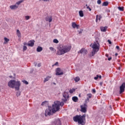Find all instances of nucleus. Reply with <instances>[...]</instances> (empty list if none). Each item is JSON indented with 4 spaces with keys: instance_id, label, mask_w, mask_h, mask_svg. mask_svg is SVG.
Returning <instances> with one entry per match:
<instances>
[{
    "instance_id": "f257e3e1",
    "label": "nucleus",
    "mask_w": 125,
    "mask_h": 125,
    "mask_svg": "<svg viewBox=\"0 0 125 125\" xmlns=\"http://www.w3.org/2000/svg\"><path fill=\"white\" fill-rule=\"evenodd\" d=\"M94 43H91L90 45L91 47L93 49L92 51V56H94L95 53L99 51V49L100 48V44L99 43V39L97 38L95 40Z\"/></svg>"
},
{
    "instance_id": "f03ea898",
    "label": "nucleus",
    "mask_w": 125,
    "mask_h": 125,
    "mask_svg": "<svg viewBox=\"0 0 125 125\" xmlns=\"http://www.w3.org/2000/svg\"><path fill=\"white\" fill-rule=\"evenodd\" d=\"M73 121L75 123H78V125H85V114L83 115H76L73 117Z\"/></svg>"
},
{
    "instance_id": "7ed1b4c3",
    "label": "nucleus",
    "mask_w": 125,
    "mask_h": 125,
    "mask_svg": "<svg viewBox=\"0 0 125 125\" xmlns=\"http://www.w3.org/2000/svg\"><path fill=\"white\" fill-rule=\"evenodd\" d=\"M8 85L11 88H15L16 90H19L20 86H21V83L20 81L11 80L8 82Z\"/></svg>"
},
{
    "instance_id": "20e7f679",
    "label": "nucleus",
    "mask_w": 125,
    "mask_h": 125,
    "mask_svg": "<svg viewBox=\"0 0 125 125\" xmlns=\"http://www.w3.org/2000/svg\"><path fill=\"white\" fill-rule=\"evenodd\" d=\"M54 104L52 105V110L53 113H56L57 111H59V109H60V106H59V104H60V102L57 101L54 102Z\"/></svg>"
},
{
    "instance_id": "39448f33",
    "label": "nucleus",
    "mask_w": 125,
    "mask_h": 125,
    "mask_svg": "<svg viewBox=\"0 0 125 125\" xmlns=\"http://www.w3.org/2000/svg\"><path fill=\"white\" fill-rule=\"evenodd\" d=\"M70 98V96L69 95V92H66L65 91L62 93V101L64 103H66L69 100Z\"/></svg>"
},
{
    "instance_id": "423d86ee",
    "label": "nucleus",
    "mask_w": 125,
    "mask_h": 125,
    "mask_svg": "<svg viewBox=\"0 0 125 125\" xmlns=\"http://www.w3.org/2000/svg\"><path fill=\"white\" fill-rule=\"evenodd\" d=\"M52 114H54L52 110V107L51 106H48V108L45 111V117H47V116H51Z\"/></svg>"
},
{
    "instance_id": "0eeeda50",
    "label": "nucleus",
    "mask_w": 125,
    "mask_h": 125,
    "mask_svg": "<svg viewBox=\"0 0 125 125\" xmlns=\"http://www.w3.org/2000/svg\"><path fill=\"white\" fill-rule=\"evenodd\" d=\"M51 125H62V123H61L60 119L58 118L52 122Z\"/></svg>"
},
{
    "instance_id": "6e6552de",
    "label": "nucleus",
    "mask_w": 125,
    "mask_h": 125,
    "mask_svg": "<svg viewBox=\"0 0 125 125\" xmlns=\"http://www.w3.org/2000/svg\"><path fill=\"white\" fill-rule=\"evenodd\" d=\"M64 73H63V70L61 69L60 68L58 67L57 68L56 70V76H61L63 75Z\"/></svg>"
},
{
    "instance_id": "1a4fd4ad",
    "label": "nucleus",
    "mask_w": 125,
    "mask_h": 125,
    "mask_svg": "<svg viewBox=\"0 0 125 125\" xmlns=\"http://www.w3.org/2000/svg\"><path fill=\"white\" fill-rule=\"evenodd\" d=\"M81 112L83 113H86V109L87 108V105L86 104H84L83 105H81Z\"/></svg>"
},
{
    "instance_id": "9d476101",
    "label": "nucleus",
    "mask_w": 125,
    "mask_h": 125,
    "mask_svg": "<svg viewBox=\"0 0 125 125\" xmlns=\"http://www.w3.org/2000/svg\"><path fill=\"white\" fill-rule=\"evenodd\" d=\"M57 55H63V54H65V51H64V49L60 48L57 52Z\"/></svg>"
},
{
    "instance_id": "9b49d317",
    "label": "nucleus",
    "mask_w": 125,
    "mask_h": 125,
    "mask_svg": "<svg viewBox=\"0 0 125 125\" xmlns=\"http://www.w3.org/2000/svg\"><path fill=\"white\" fill-rule=\"evenodd\" d=\"M63 51H64V53H67V52H69L70 50L72 49V46L71 45L64 46L63 48Z\"/></svg>"
},
{
    "instance_id": "f8f14e48",
    "label": "nucleus",
    "mask_w": 125,
    "mask_h": 125,
    "mask_svg": "<svg viewBox=\"0 0 125 125\" xmlns=\"http://www.w3.org/2000/svg\"><path fill=\"white\" fill-rule=\"evenodd\" d=\"M125 83H122V84L120 87V94L123 93L124 91H125Z\"/></svg>"
},
{
    "instance_id": "ddd939ff",
    "label": "nucleus",
    "mask_w": 125,
    "mask_h": 125,
    "mask_svg": "<svg viewBox=\"0 0 125 125\" xmlns=\"http://www.w3.org/2000/svg\"><path fill=\"white\" fill-rule=\"evenodd\" d=\"M86 52H87L86 50H85L84 48H82L81 49V50L78 51V53H81V54H83V55H85V54H86Z\"/></svg>"
},
{
    "instance_id": "4468645a",
    "label": "nucleus",
    "mask_w": 125,
    "mask_h": 125,
    "mask_svg": "<svg viewBox=\"0 0 125 125\" xmlns=\"http://www.w3.org/2000/svg\"><path fill=\"white\" fill-rule=\"evenodd\" d=\"M45 19L47 22H49V23H50V22L52 21V16H47Z\"/></svg>"
},
{
    "instance_id": "2eb2a0df",
    "label": "nucleus",
    "mask_w": 125,
    "mask_h": 125,
    "mask_svg": "<svg viewBox=\"0 0 125 125\" xmlns=\"http://www.w3.org/2000/svg\"><path fill=\"white\" fill-rule=\"evenodd\" d=\"M72 27L73 28V29H76V28L78 29L79 28H80V25L76 24V22H73L72 23Z\"/></svg>"
},
{
    "instance_id": "dca6fc26",
    "label": "nucleus",
    "mask_w": 125,
    "mask_h": 125,
    "mask_svg": "<svg viewBox=\"0 0 125 125\" xmlns=\"http://www.w3.org/2000/svg\"><path fill=\"white\" fill-rule=\"evenodd\" d=\"M35 44V41L34 40L32 41H30L27 45H28V46H31V47H33V46H34Z\"/></svg>"
},
{
    "instance_id": "f3484780",
    "label": "nucleus",
    "mask_w": 125,
    "mask_h": 125,
    "mask_svg": "<svg viewBox=\"0 0 125 125\" xmlns=\"http://www.w3.org/2000/svg\"><path fill=\"white\" fill-rule=\"evenodd\" d=\"M10 8L11 9H17V8H18V5L17 4L12 5L10 6Z\"/></svg>"
},
{
    "instance_id": "a211bd4d",
    "label": "nucleus",
    "mask_w": 125,
    "mask_h": 125,
    "mask_svg": "<svg viewBox=\"0 0 125 125\" xmlns=\"http://www.w3.org/2000/svg\"><path fill=\"white\" fill-rule=\"evenodd\" d=\"M107 28L108 27L107 26H104V27L101 26L100 27L101 32H106V31H107Z\"/></svg>"
},
{
    "instance_id": "6ab92c4d",
    "label": "nucleus",
    "mask_w": 125,
    "mask_h": 125,
    "mask_svg": "<svg viewBox=\"0 0 125 125\" xmlns=\"http://www.w3.org/2000/svg\"><path fill=\"white\" fill-rule=\"evenodd\" d=\"M101 18H102V17H101V15H99V16L97 15L96 18V22H97L98 20L100 21V20H101Z\"/></svg>"
},
{
    "instance_id": "aec40b11",
    "label": "nucleus",
    "mask_w": 125,
    "mask_h": 125,
    "mask_svg": "<svg viewBox=\"0 0 125 125\" xmlns=\"http://www.w3.org/2000/svg\"><path fill=\"white\" fill-rule=\"evenodd\" d=\"M17 36H18V38H21V32H20L19 29L17 30Z\"/></svg>"
},
{
    "instance_id": "412c9836",
    "label": "nucleus",
    "mask_w": 125,
    "mask_h": 125,
    "mask_svg": "<svg viewBox=\"0 0 125 125\" xmlns=\"http://www.w3.org/2000/svg\"><path fill=\"white\" fill-rule=\"evenodd\" d=\"M42 51V47L39 46L37 48V52H41V51Z\"/></svg>"
},
{
    "instance_id": "4be33fe9",
    "label": "nucleus",
    "mask_w": 125,
    "mask_h": 125,
    "mask_svg": "<svg viewBox=\"0 0 125 125\" xmlns=\"http://www.w3.org/2000/svg\"><path fill=\"white\" fill-rule=\"evenodd\" d=\"M49 79H51V77L47 76L46 78L44 79L43 83H46V82H48V81H49Z\"/></svg>"
},
{
    "instance_id": "5701e85b",
    "label": "nucleus",
    "mask_w": 125,
    "mask_h": 125,
    "mask_svg": "<svg viewBox=\"0 0 125 125\" xmlns=\"http://www.w3.org/2000/svg\"><path fill=\"white\" fill-rule=\"evenodd\" d=\"M72 100L74 101V102H78V100H79V98H78L77 97H72Z\"/></svg>"
},
{
    "instance_id": "b1692460",
    "label": "nucleus",
    "mask_w": 125,
    "mask_h": 125,
    "mask_svg": "<svg viewBox=\"0 0 125 125\" xmlns=\"http://www.w3.org/2000/svg\"><path fill=\"white\" fill-rule=\"evenodd\" d=\"M79 14L80 17H83V10L79 11Z\"/></svg>"
},
{
    "instance_id": "393cba45",
    "label": "nucleus",
    "mask_w": 125,
    "mask_h": 125,
    "mask_svg": "<svg viewBox=\"0 0 125 125\" xmlns=\"http://www.w3.org/2000/svg\"><path fill=\"white\" fill-rule=\"evenodd\" d=\"M80 80H81V79L80 78V77H79V76H77L74 78V81L75 83H78V82H80Z\"/></svg>"
},
{
    "instance_id": "a878e982",
    "label": "nucleus",
    "mask_w": 125,
    "mask_h": 125,
    "mask_svg": "<svg viewBox=\"0 0 125 125\" xmlns=\"http://www.w3.org/2000/svg\"><path fill=\"white\" fill-rule=\"evenodd\" d=\"M4 44H5L6 43H7V42H9V39L6 38V37H5L4 38Z\"/></svg>"
},
{
    "instance_id": "bb28decb",
    "label": "nucleus",
    "mask_w": 125,
    "mask_h": 125,
    "mask_svg": "<svg viewBox=\"0 0 125 125\" xmlns=\"http://www.w3.org/2000/svg\"><path fill=\"white\" fill-rule=\"evenodd\" d=\"M108 4H109V2H108V1L104 2L103 3V6H107Z\"/></svg>"
},
{
    "instance_id": "cd10ccee",
    "label": "nucleus",
    "mask_w": 125,
    "mask_h": 125,
    "mask_svg": "<svg viewBox=\"0 0 125 125\" xmlns=\"http://www.w3.org/2000/svg\"><path fill=\"white\" fill-rule=\"evenodd\" d=\"M75 91H76V89L75 88H73L69 90V92L70 93H73L74 92H75Z\"/></svg>"
},
{
    "instance_id": "c85d7f7f",
    "label": "nucleus",
    "mask_w": 125,
    "mask_h": 125,
    "mask_svg": "<svg viewBox=\"0 0 125 125\" xmlns=\"http://www.w3.org/2000/svg\"><path fill=\"white\" fill-rule=\"evenodd\" d=\"M22 1H23V0H20L18 2H17L16 4H17V5H18H18H19V4H20V3H22Z\"/></svg>"
},
{
    "instance_id": "c756f323",
    "label": "nucleus",
    "mask_w": 125,
    "mask_h": 125,
    "mask_svg": "<svg viewBox=\"0 0 125 125\" xmlns=\"http://www.w3.org/2000/svg\"><path fill=\"white\" fill-rule=\"evenodd\" d=\"M118 9L119 10H120V11H124V7H123L119 6V7H118Z\"/></svg>"
},
{
    "instance_id": "7c9ffc66",
    "label": "nucleus",
    "mask_w": 125,
    "mask_h": 125,
    "mask_svg": "<svg viewBox=\"0 0 125 125\" xmlns=\"http://www.w3.org/2000/svg\"><path fill=\"white\" fill-rule=\"evenodd\" d=\"M20 95H21V92H20V91L17 92L16 93V96H17V97H18V96H20Z\"/></svg>"
},
{
    "instance_id": "2f4dec72",
    "label": "nucleus",
    "mask_w": 125,
    "mask_h": 125,
    "mask_svg": "<svg viewBox=\"0 0 125 125\" xmlns=\"http://www.w3.org/2000/svg\"><path fill=\"white\" fill-rule=\"evenodd\" d=\"M59 106H61V107H62V106H64V102H60Z\"/></svg>"
},
{
    "instance_id": "473e14b6",
    "label": "nucleus",
    "mask_w": 125,
    "mask_h": 125,
    "mask_svg": "<svg viewBox=\"0 0 125 125\" xmlns=\"http://www.w3.org/2000/svg\"><path fill=\"white\" fill-rule=\"evenodd\" d=\"M88 98H91L92 97V95L91 93L87 94Z\"/></svg>"
},
{
    "instance_id": "72a5a7b5",
    "label": "nucleus",
    "mask_w": 125,
    "mask_h": 125,
    "mask_svg": "<svg viewBox=\"0 0 125 125\" xmlns=\"http://www.w3.org/2000/svg\"><path fill=\"white\" fill-rule=\"evenodd\" d=\"M53 42H54L55 43H58V42H59V41H58L57 39H54Z\"/></svg>"
},
{
    "instance_id": "f704fd0d",
    "label": "nucleus",
    "mask_w": 125,
    "mask_h": 125,
    "mask_svg": "<svg viewBox=\"0 0 125 125\" xmlns=\"http://www.w3.org/2000/svg\"><path fill=\"white\" fill-rule=\"evenodd\" d=\"M22 83H25V84H29V83H28L26 80H23Z\"/></svg>"
},
{
    "instance_id": "c9c22d12",
    "label": "nucleus",
    "mask_w": 125,
    "mask_h": 125,
    "mask_svg": "<svg viewBox=\"0 0 125 125\" xmlns=\"http://www.w3.org/2000/svg\"><path fill=\"white\" fill-rule=\"evenodd\" d=\"M25 18L26 20H29L30 19V16H25Z\"/></svg>"
},
{
    "instance_id": "e433bc0d",
    "label": "nucleus",
    "mask_w": 125,
    "mask_h": 125,
    "mask_svg": "<svg viewBox=\"0 0 125 125\" xmlns=\"http://www.w3.org/2000/svg\"><path fill=\"white\" fill-rule=\"evenodd\" d=\"M25 50H27V46H23V51H25Z\"/></svg>"
},
{
    "instance_id": "4c0bfd02",
    "label": "nucleus",
    "mask_w": 125,
    "mask_h": 125,
    "mask_svg": "<svg viewBox=\"0 0 125 125\" xmlns=\"http://www.w3.org/2000/svg\"><path fill=\"white\" fill-rule=\"evenodd\" d=\"M50 50H51V51H54V50H55V49H54V48H53V47H50L49 48Z\"/></svg>"
},
{
    "instance_id": "58836bf2",
    "label": "nucleus",
    "mask_w": 125,
    "mask_h": 125,
    "mask_svg": "<svg viewBox=\"0 0 125 125\" xmlns=\"http://www.w3.org/2000/svg\"><path fill=\"white\" fill-rule=\"evenodd\" d=\"M46 102H47V101H44V102H43L42 103L41 105H42V106H43V105H45V103H46Z\"/></svg>"
},
{
    "instance_id": "ea45409f",
    "label": "nucleus",
    "mask_w": 125,
    "mask_h": 125,
    "mask_svg": "<svg viewBox=\"0 0 125 125\" xmlns=\"http://www.w3.org/2000/svg\"><path fill=\"white\" fill-rule=\"evenodd\" d=\"M97 3L98 4H101V0H98Z\"/></svg>"
},
{
    "instance_id": "a19ab883",
    "label": "nucleus",
    "mask_w": 125,
    "mask_h": 125,
    "mask_svg": "<svg viewBox=\"0 0 125 125\" xmlns=\"http://www.w3.org/2000/svg\"><path fill=\"white\" fill-rule=\"evenodd\" d=\"M99 77V75H97L96 76V77H94V80H98Z\"/></svg>"
},
{
    "instance_id": "79ce46f5",
    "label": "nucleus",
    "mask_w": 125,
    "mask_h": 125,
    "mask_svg": "<svg viewBox=\"0 0 125 125\" xmlns=\"http://www.w3.org/2000/svg\"><path fill=\"white\" fill-rule=\"evenodd\" d=\"M107 42H108V43H109V44H112V42H111V41H110L109 40H108L107 41Z\"/></svg>"
},
{
    "instance_id": "37998d69",
    "label": "nucleus",
    "mask_w": 125,
    "mask_h": 125,
    "mask_svg": "<svg viewBox=\"0 0 125 125\" xmlns=\"http://www.w3.org/2000/svg\"><path fill=\"white\" fill-rule=\"evenodd\" d=\"M87 9H89V11H91V8L89 6L87 7Z\"/></svg>"
},
{
    "instance_id": "c03bdc74",
    "label": "nucleus",
    "mask_w": 125,
    "mask_h": 125,
    "mask_svg": "<svg viewBox=\"0 0 125 125\" xmlns=\"http://www.w3.org/2000/svg\"><path fill=\"white\" fill-rule=\"evenodd\" d=\"M92 92L93 93H95V92H96V90H95V89H92Z\"/></svg>"
},
{
    "instance_id": "a18cd8bd",
    "label": "nucleus",
    "mask_w": 125,
    "mask_h": 125,
    "mask_svg": "<svg viewBox=\"0 0 125 125\" xmlns=\"http://www.w3.org/2000/svg\"><path fill=\"white\" fill-rule=\"evenodd\" d=\"M37 66H38V67H41V66H42V64L41 63H38Z\"/></svg>"
},
{
    "instance_id": "49530a36",
    "label": "nucleus",
    "mask_w": 125,
    "mask_h": 125,
    "mask_svg": "<svg viewBox=\"0 0 125 125\" xmlns=\"http://www.w3.org/2000/svg\"><path fill=\"white\" fill-rule=\"evenodd\" d=\"M111 60H112V57H110L108 58V61H111Z\"/></svg>"
},
{
    "instance_id": "de8ad7c7",
    "label": "nucleus",
    "mask_w": 125,
    "mask_h": 125,
    "mask_svg": "<svg viewBox=\"0 0 125 125\" xmlns=\"http://www.w3.org/2000/svg\"><path fill=\"white\" fill-rule=\"evenodd\" d=\"M116 48L117 49H120V46H116Z\"/></svg>"
},
{
    "instance_id": "09e8293b",
    "label": "nucleus",
    "mask_w": 125,
    "mask_h": 125,
    "mask_svg": "<svg viewBox=\"0 0 125 125\" xmlns=\"http://www.w3.org/2000/svg\"><path fill=\"white\" fill-rule=\"evenodd\" d=\"M90 98H87V99H86V101H89V99H90Z\"/></svg>"
},
{
    "instance_id": "8fccbe9b",
    "label": "nucleus",
    "mask_w": 125,
    "mask_h": 125,
    "mask_svg": "<svg viewBox=\"0 0 125 125\" xmlns=\"http://www.w3.org/2000/svg\"><path fill=\"white\" fill-rule=\"evenodd\" d=\"M34 64L35 65V67H37V62H35L34 63Z\"/></svg>"
},
{
    "instance_id": "3c124183",
    "label": "nucleus",
    "mask_w": 125,
    "mask_h": 125,
    "mask_svg": "<svg viewBox=\"0 0 125 125\" xmlns=\"http://www.w3.org/2000/svg\"><path fill=\"white\" fill-rule=\"evenodd\" d=\"M54 65H55V66H56L57 65H58V62H56L54 64Z\"/></svg>"
},
{
    "instance_id": "603ef678",
    "label": "nucleus",
    "mask_w": 125,
    "mask_h": 125,
    "mask_svg": "<svg viewBox=\"0 0 125 125\" xmlns=\"http://www.w3.org/2000/svg\"><path fill=\"white\" fill-rule=\"evenodd\" d=\"M99 78L100 79H102V76L101 75H100V76H99Z\"/></svg>"
},
{
    "instance_id": "864d4df0",
    "label": "nucleus",
    "mask_w": 125,
    "mask_h": 125,
    "mask_svg": "<svg viewBox=\"0 0 125 125\" xmlns=\"http://www.w3.org/2000/svg\"><path fill=\"white\" fill-rule=\"evenodd\" d=\"M100 85H102V84H103V83L100 82Z\"/></svg>"
},
{
    "instance_id": "5fc2aeb1",
    "label": "nucleus",
    "mask_w": 125,
    "mask_h": 125,
    "mask_svg": "<svg viewBox=\"0 0 125 125\" xmlns=\"http://www.w3.org/2000/svg\"><path fill=\"white\" fill-rule=\"evenodd\" d=\"M9 78H12V76H10Z\"/></svg>"
},
{
    "instance_id": "6e6d98bb",
    "label": "nucleus",
    "mask_w": 125,
    "mask_h": 125,
    "mask_svg": "<svg viewBox=\"0 0 125 125\" xmlns=\"http://www.w3.org/2000/svg\"><path fill=\"white\" fill-rule=\"evenodd\" d=\"M119 70H121V67L118 68Z\"/></svg>"
},
{
    "instance_id": "4d7b16f0",
    "label": "nucleus",
    "mask_w": 125,
    "mask_h": 125,
    "mask_svg": "<svg viewBox=\"0 0 125 125\" xmlns=\"http://www.w3.org/2000/svg\"><path fill=\"white\" fill-rule=\"evenodd\" d=\"M115 55H116V56L118 55V53H116V54H115Z\"/></svg>"
},
{
    "instance_id": "13d9d810",
    "label": "nucleus",
    "mask_w": 125,
    "mask_h": 125,
    "mask_svg": "<svg viewBox=\"0 0 125 125\" xmlns=\"http://www.w3.org/2000/svg\"><path fill=\"white\" fill-rule=\"evenodd\" d=\"M106 57H108V55H106Z\"/></svg>"
},
{
    "instance_id": "bf43d9fd",
    "label": "nucleus",
    "mask_w": 125,
    "mask_h": 125,
    "mask_svg": "<svg viewBox=\"0 0 125 125\" xmlns=\"http://www.w3.org/2000/svg\"><path fill=\"white\" fill-rule=\"evenodd\" d=\"M86 6L87 7V6H87V4H86Z\"/></svg>"
},
{
    "instance_id": "052dcab7",
    "label": "nucleus",
    "mask_w": 125,
    "mask_h": 125,
    "mask_svg": "<svg viewBox=\"0 0 125 125\" xmlns=\"http://www.w3.org/2000/svg\"><path fill=\"white\" fill-rule=\"evenodd\" d=\"M54 84H56V83H54Z\"/></svg>"
}]
</instances>
